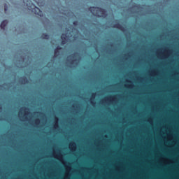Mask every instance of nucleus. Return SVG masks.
Listing matches in <instances>:
<instances>
[{"instance_id": "obj_13", "label": "nucleus", "mask_w": 179, "mask_h": 179, "mask_svg": "<svg viewBox=\"0 0 179 179\" xmlns=\"http://www.w3.org/2000/svg\"><path fill=\"white\" fill-rule=\"evenodd\" d=\"M148 135H179V134H156V133H154V134H149Z\"/></svg>"}, {"instance_id": "obj_20", "label": "nucleus", "mask_w": 179, "mask_h": 179, "mask_svg": "<svg viewBox=\"0 0 179 179\" xmlns=\"http://www.w3.org/2000/svg\"><path fill=\"white\" fill-rule=\"evenodd\" d=\"M2 112V105L0 103V113Z\"/></svg>"}, {"instance_id": "obj_26", "label": "nucleus", "mask_w": 179, "mask_h": 179, "mask_svg": "<svg viewBox=\"0 0 179 179\" xmlns=\"http://www.w3.org/2000/svg\"><path fill=\"white\" fill-rule=\"evenodd\" d=\"M113 43H110V46H111V47H113Z\"/></svg>"}, {"instance_id": "obj_28", "label": "nucleus", "mask_w": 179, "mask_h": 179, "mask_svg": "<svg viewBox=\"0 0 179 179\" xmlns=\"http://www.w3.org/2000/svg\"><path fill=\"white\" fill-rule=\"evenodd\" d=\"M94 135H100V134H94Z\"/></svg>"}, {"instance_id": "obj_8", "label": "nucleus", "mask_w": 179, "mask_h": 179, "mask_svg": "<svg viewBox=\"0 0 179 179\" xmlns=\"http://www.w3.org/2000/svg\"><path fill=\"white\" fill-rule=\"evenodd\" d=\"M61 50H62V48L59 45H58L55 49V57L56 58L57 57H59L61 54Z\"/></svg>"}, {"instance_id": "obj_2", "label": "nucleus", "mask_w": 179, "mask_h": 179, "mask_svg": "<svg viewBox=\"0 0 179 179\" xmlns=\"http://www.w3.org/2000/svg\"><path fill=\"white\" fill-rule=\"evenodd\" d=\"M79 55H80L79 52H74L67 57L66 64L69 68H76L79 66V62L82 59V57Z\"/></svg>"}, {"instance_id": "obj_27", "label": "nucleus", "mask_w": 179, "mask_h": 179, "mask_svg": "<svg viewBox=\"0 0 179 179\" xmlns=\"http://www.w3.org/2000/svg\"><path fill=\"white\" fill-rule=\"evenodd\" d=\"M86 135H92V134H87Z\"/></svg>"}, {"instance_id": "obj_24", "label": "nucleus", "mask_w": 179, "mask_h": 179, "mask_svg": "<svg viewBox=\"0 0 179 179\" xmlns=\"http://www.w3.org/2000/svg\"><path fill=\"white\" fill-rule=\"evenodd\" d=\"M11 127H13V124L10 123Z\"/></svg>"}, {"instance_id": "obj_16", "label": "nucleus", "mask_w": 179, "mask_h": 179, "mask_svg": "<svg viewBox=\"0 0 179 179\" xmlns=\"http://www.w3.org/2000/svg\"><path fill=\"white\" fill-rule=\"evenodd\" d=\"M19 61H20V62H24V56L21 55V56H20V59Z\"/></svg>"}, {"instance_id": "obj_5", "label": "nucleus", "mask_w": 179, "mask_h": 179, "mask_svg": "<svg viewBox=\"0 0 179 179\" xmlns=\"http://www.w3.org/2000/svg\"><path fill=\"white\" fill-rule=\"evenodd\" d=\"M27 6L29 10H31L32 13H34L35 15H37L38 16H40L41 17H43L44 16V14H43V11L41 10L36 6L31 1L27 0Z\"/></svg>"}, {"instance_id": "obj_30", "label": "nucleus", "mask_w": 179, "mask_h": 179, "mask_svg": "<svg viewBox=\"0 0 179 179\" xmlns=\"http://www.w3.org/2000/svg\"><path fill=\"white\" fill-rule=\"evenodd\" d=\"M66 135H70V134H66Z\"/></svg>"}, {"instance_id": "obj_9", "label": "nucleus", "mask_w": 179, "mask_h": 179, "mask_svg": "<svg viewBox=\"0 0 179 179\" xmlns=\"http://www.w3.org/2000/svg\"><path fill=\"white\" fill-rule=\"evenodd\" d=\"M19 83L21 85H26L29 83V79L27 77H21L19 80Z\"/></svg>"}, {"instance_id": "obj_18", "label": "nucleus", "mask_w": 179, "mask_h": 179, "mask_svg": "<svg viewBox=\"0 0 179 179\" xmlns=\"http://www.w3.org/2000/svg\"><path fill=\"white\" fill-rule=\"evenodd\" d=\"M35 1V2H36V3L38 5V6H40V1H41V0H34Z\"/></svg>"}, {"instance_id": "obj_22", "label": "nucleus", "mask_w": 179, "mask_h": 179, "mask_svg": "<svg viewBox=\"0 0 179 179\" xmlns=\"http://www.w3.org/2000/svg\"><path fill=\"white\" fill-rule=\"evenodd\" d=\"M3 135H13V134H4Z\"/></svg>"}, {"instance_id": "obj_6", "label": "nucleus", "mask_w": 179, "mask_h": 179, "mask_svg": "<svg viewBox=\"0 0 179 179\" xmlns=\"http://www.w3.org/2000/svg\"><path fill=\"white\" fill-rule=\"evenodd\" d=\"M135 8H136V9L139 10V9H143V8H142V6L136 4L134 5L133 6L130 7L128 8V12H131V13H135Z\"/></svg>"}, {"instance_id": "obj_23", "label": "nucleus", "mask_w": 179, "mask_h": 179, "mask_svg": "<svg viewBox=\"0 0 179 179\" xmlns=\"http://www.w3.org/2000/svg\"><path fill=\"white\" fill-rule=\"evenodd\" d=\"M79 135H83V134H82V131H80Z\"/></svg>"}, {"instance_id": "obj_14", "label": "nucleus", "mask_w": 179, "mask_h": 179, "mask_svg": "<svg viewBox=\"0 0 179 179\" xmlns=\"http://www.w3.org/2000/svg\"><path fill=\"white\" fill-rule=\"evenodd\" d=\"M4 86H7L8 87H10V83H4L0 85V89H3Z\"/></svg>"}, {"instance_id": "obj_21", "label": "nucleus", "mask_w": 179, "mask_h": 179, "mask_svg": "<svg viewBox=\"0 0 179 179\" xmlns=\"http://www.w3.org/2000/svg\"><path fill=\"white\" fill-rule=\"evenodd\" d=\"M130 135H135V134H130ZM136 135H143L142 134H136Z\"/></svg>"}, {"instance_id": "obj_12", "label": "nucleus", "mask_w": 179, "mask_h": 179, "mask_svg": "<svg viewBox=\"0 0 179 179\" xmlns=\"http://www.w3.org/2000/svg\"><path fill=\"white\" fill-rule=\"evenodd\" d=\"M41 38H43V40H50V35L46 33H43L41 35Z\"/></svg>"}, {"instance_id": "obj_29", "label": "nucleus", "mask_w": 179, "mask_h": 179, "mask_svg": "<svg viewBox=\"0 0 179 179\" xmlns=\"http://www.w3.org/2000/svg\"><path fill=\"white\" fill-rule=\"evenodd\" d=\"M46 135H50V134H46Z\"/></svg>"}, {"instance_id": "obj_25", "label": "nucleus", "mask_w": 179, "mask_h": 179, "mask_svg": "<svg viewBox=\"0 0 179 179\" xmlns=\"http://www.w3.org/2000/svg\"><path fill=\"white\" fill-rule=\"evenodd\" d=\"M35 135H40V134L37 133V134H35Z\"/></svg>"}, {"instance_id": "obj_17", "label": "nucleus", "mask_w": 179, "mask_h": 179, "mask_svg": "<svg viewBox=\"0 0 179 179\" xmlns=\"http://www.w3.org/2000/svg\"><path fill=\"white\" fill-rule=\"evenodd\" d=\"M73 26H78V24H79V22L78 21H73Z\"/></svg>"}, {"instance_id": "obj_33", "label": "nucleus", "mask_w": 179, "mask_h": 179, "mask_svg": "<svg viewBox=\"0 0 179 179\" xmlns=\"http://www.w3.org/2000/svg\"><path fill=\"white\" fill-rule=\"evenodd\" d=\"M72 120H75V119L73 118Z\"/></svg>"}, {"instance_id": "obj_10", "label": "nucleus", "mask_w": 179, "mask_h": 179, "mask_svg": "<svg viewBox=\"0 0 179 179\" xmlns=\"http://www.w3.org/2000/svg\"><path fill=\"white\" fill-rule=\"evenodd\" d=\"M118 133L115 134L114 135H124V134H121V117H118Z\"/></svg>"}, {"instance_id": "obj_7", "label": "nucleus", "mask_w": 179, "mask_h": 179, "mask_svg": "<svg viewBox=\"0 0 179 179\" xmlns=\"http://www.w3.org/2000/svg\"><path fill=\"white\" fill-rule=\"evenodd\" d=\"M112 27H113L114 29H119V30H121L122 31H127V29L122 26L121 24H120L119 22L114 24Z\"/></svg>"}, {"instance_id": "obj_32", "label": "nucleus", "mask_w": 179, "mask_h": 179, "mask_svg": "<svg viewBox=\"0 0 179 179\" xmlns=\"http://www.w3.org/2000/svg\"><path fill=\"white\" fill-rule=\"evenodd\" d=\"M124 135H128V134H125Z\"/></svg>"}, {"instance_id": "obj_19", "label": "nucleus", "mask_w": 179, "mask_h": 179, "mask_svg": "<svg viewBox=\"0 0 179 179\" xmlns=\"http://www.w3.org/2000/svg\"><path fill=\"white\" fill-rule=\"evenodd\" d=\"M90 103L91 104H96V101H94V100H91Z\"/></svg>"}, {"instance_id": "obj_3", "label": "nucleus", "mask_w": 179, "mask_h": 179, "mask_svg": "<svg viewBox=\"0 0 179 179\" xmlns=\"http://www.w3.org/2000/svg\"><path fill=\"white\" fill-rule=\"evenodd\" d=\"M62 45H65L69 41L70 38H78V34H75L73 29L71 30L66 28L65 33L62 34Z\"/></svg>"}, {"instance_id": "obj_31", "label": "nucleus", "mask_w": 179, "mask_h": 179, "mask_svg": "<svg viewBox=\"0 0 179 179\" xmlns=\"http://www.w3.org/2000/svg\"><path fill=\"white\" fill-rule=\"evenodd\" d=\"M115 22H118V20H115Z\"/></svg>"}, {"instance_id": "obj_15", "label": "nucleus", "mask_w": 179, "mask_h": 179, "mask_svg": "<svg viewBox=\"0 0 179 179\" xmlns=\"http://www.w3.org/2000/svg\"><path fill=\"white\" fill-rule=\"evenodd\" d=\"M8 4L4 3V12H5V13H6V12H8Z\"/></svg>"}, {"instance_id": "obj_4", "label": "nucleus", "mask_w": 179, "mask_h": 179, "mask_svg": "<svg viewBox=\"0 0 179 179\" xmlns=\"http://www.w3.org/2000/svg\"><path fill=\"white\" fill-rule=\"evenodd\" d=\"M90 10L91 13L96 16V17H103L106 18L108 16L107 10L102 8L101 7H90Z\"/></svg>"}, {"instance_id": "obj_11", "label": "nucleus", "mask_w": 179, "mask_h": 179, "mask_svg": "<svg viewBox=\"0 0 179 179\" xmlns=\"http://www.w3.org/2000/svg\"><path fill=\"white\" fill-rule=\"evenodd\" d=\"M6 24H8V20H4L1 22V24H0V27L2 30H5V27H6Z\"/></svg>"}, {"instance_id": "obj_1", "label": "nucleus", "mask_w": 179, "mask_h": 179, "mask_svg": "<svg viewBox=\"0 0 179 179\" xmlns=\"http://www.w3.org/2000/svg\"><path fill=\"white\" fill-rule=\"evenodd\" d=\"M24 111V114L22 116V118L24 121H28L29 124L31 125V127H34L35 128H41L47 124V115L43 112H34V115H36V114H39L41 117H42L41 120L37 119L34 121L31 120V118H29V115H30V108L27 107H22L20 109V112Z\"/></svg>"}]
</instances>
